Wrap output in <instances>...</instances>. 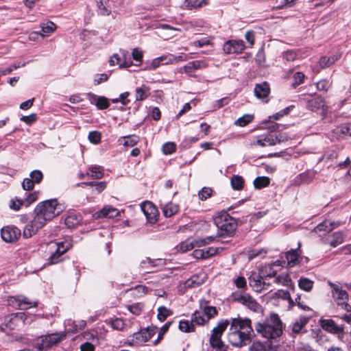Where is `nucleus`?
<instances>
[{
  "instance_id": "72a5a7b5",
  "label": "nucleus",
  "mask_w": 351,
  "mask_h": 351,
  "mask_svg": "<svg viewBox=\"0 0 351 351\" xmlns=\"http://www.w3.org/2000/svg\"><path fill=\"white\" fill-rule=\"evenodd\" d=\"M314 282L308 278L301 277L298 280L300 289L305 291H311L313 287Z\"/></svg>"
},
{
  "instance_id": "de8ad7c7",
  "label": "nucleus",
  "mask_w": 351,
  "mask_h": 351,
  "mask_svg": "<svg viewBox=\"0 0 351 351\" xmlns=\"http://www.w3.org/2000/svg\"><path fill=\"white\" fill-rule=\"evenodd\" d=\"M158 312V318L160 322H164L168 316L172 314L171 311L165 306L159 307Z\"/></svg>"
},
{
  "instance_id": "a211bd4d",
  "label": "nucleus",
  "mask_w": 351,
  "mask_h": 351,
  "mask_svg": "<svg viewBox=\"0 0 351 351\" xmlns=\"http://www.w3.org/2000/svg\"><path fill=\"white\" fill-rule=\"evenodd\" d=\"M87 97L90 104L95 105L99 110L107 109L110 106L108 99L104 96L88 93Z\"/></svg>"
},
{
  "instance_id": "8fccbe9b",
  "label": "nucleus",
  "mask_w": 351,
  "mask_h": 351,
  "mask_svg": "<svg viewBox=\"0 0 351 351\" xmlns=\"http://www.w3.org/2000/svg\"><path fill=\"white\" fill-rule=\"evenodd\" d=\"M291 281V278L288 274L279 275L274 279L275 283L284 286H288Z\"/></svg>"
},
{
  "instance_id": "9b49d317",
  "label": "nucleus",
  "mask_w": 351,
  "mask_h": 351,
  "mask_svg": "<svg viewBox=\"0 0 351 351\" xmlns=\"http://www.w3.org/2000/svg\"><path fill=\"white\" fill-rule=\"evenodd\" d=\"M8 301L10 305L21 310H26L32 306L36 307L38 306L37 302L32 301L29 298L23 295L10 296Z\"/></svg>"
},
{
  "instance_id": "f257e3e1",
  "label": "nucleus",
  "mask_w": 351,
  "mask_h": 351,
  "mask_svg": "<svg viewBox=\"0 0 351 351\" xmlns=\"http://www.w3.org/2000/svg\"><path fill=\"white\" fill-rule=\"evenodd\" d=\"M229 324L228 339L233 346L241 348L250 342L254 330L250 319L232 318Z\"/></svg>"
},
{
  "instance_id": "4c0bfd02",
  "label": "nucleus",
  "mask_w": 351,
  "mask_h": 351,
  "mask_svg": "<svg viewBox=\"0 0 351 351\" xmlns=\"http://www.w3.org/2000/svg\"><path fill=\"white\" fill-rule=\"evenodd\" d=\"M270 183V180L268 177L263 176V177H257L254 180V187L257 189H261L262 188L267 186Z\"/></svg>"
},
{
  "instance_id": "c85d7f7f",
  "label": "nucleus",
  "mask_w": 351,
  "mask_h": 351,
  "mask_svg": "<svg viewBox=\"0 0 351 351\" xmlns=\"http://www.w3.org/2000/svg\"><path fill=\"white\" fill-rule=\"evenodd\" d=\"M274 134H269L258 137L256 144L261 147L275 145Z\"/></svg>"
},
{
  "instance_id": "5fc2aeb1",
  "label": "nucleus",
  "mask_w": 351,
  "mask_h": 351,
  "mask_svg": "<svg viewBox=\"0 0 351 351\" xmlns=\"http://www.w3.org/2000/svg\"><path fill=\"white\" fill-rule=\"evenodd\" d=\"M305 76L303 73L302 72H296L293 75V80L294 82L292 84L293 88H296L300 84H302L304 82Z\"/></svg>"
},
{
  "instance_id": "f3484780",
  "label": "nucleus",
  "mask_w": 351,
  "mask_h": 351,
  "mask_svg": "<svg viewBox=\"0 0 351 351\" xmlns=\"http://www.w3.org/2000/svg\"><path fill=\"white\" fill-rule=\"evenodd\" d=\"M320 324L324 330L330 333L340 335L343 332V328L341 326L337 325L332 319H322L320 320Z\"/></svg>"
},
{
  "instance_id": "4be33fe9",
  "label": "nucleus",
  "mask_w": 351,
  "mask_h": 351,
  "mask_svg": "<svg viewBox=\"0 0 351 351\" xmlns=\"http://www.w3.org/2000/svg\"><path fill=\"white\" fill-rule=\"evenodd\" d=\"M230 322L228 320H221L211 331L209 339H221L223 332L226 330Z\"/></svg>"
},
{
  "instance_id": "5701e85b",
  "label": "nucleus",
  "mask_w": 351,
  "mask_h": 351,
  "mask_svg": "<svg viewBox=\"0 0 351 351\" xmlns=\"http://www.w3.org/2000/svg\"><path fill=\"white\" fill-rule=\"evenodd\" d=\"M98 11L101 15L108 16L114 8L112 0H99L97 1Z\"/></svg>"
},
{
  "instance_id": "b1692460",
  "label": "nucleus",
  "mask_w": 351,
  "mask_h": 351,
  "mask_svg": "<svg viewBox=\"0 0 351 351\" xmlns=\"http://www.w3.org/2000/svg\"><path fill=\"white\" fill-rule=\"evenodd\" d=\"M119 215V210L110 206L104 207L101 210L94 214L95 219L108 217L114 218Z\"/></svg>"
},
{
  "instance_id": "7c9ffc66",
  "label": "nucleus",
  "mask_w": 351,
  "mask_h": 351,
  "mask_svg": "<svg viewBox=\"0 0 351 351\" xmlns=\"http://www.w3.org/2000/svg\"><path fill=\"white\" fill-rule=\"evenodd\" d=\"M308 322V317H300L293 324L292 332L295 334L299 333L302 330L303 328L306 325Z\"/></svg>"
},
{
  "instance_id": "0eeeda50",
  "label": "nucleus",
  "mask_w": 351,
  "mask_h": 351,
  "mask_svg": "<svg viewBox=\"0 0 351 351\" xmlns=\"http://www.w3.org/2000/svg\"><path fill=\"white\" fill-rule=\"evenodd\" d=\"M37 316L35 315H30L24 312H19L12 313L6 317L7 326L13 328V325L30 324L36 320Z\"/></svg>"
},
{
  "instance_id": "37998d69",
  "label": "nucleus",
  "mask_w": 351,
  "mask_h": 351,
  "mask_svg": "<svg viewBox=\"0 0 351 351\" xmlns=\"http://www.w3.org/2000/svg\"><path fill=\"white\" fill-rule=\"evenodd\" d=\"M243 178L238 175H234L231 178V185L235 190H241L243 186Z\"/></svg>"
},
{
  "instance_id": "aec40b11",
  "label": "nucleus",
  "mask_w": 351,
  "mask_h": 351,
  "mask_svg": "<svg viewBox=\"0 0 351 351\" xmlns=\"http://www.w3.org/2000/svg\"><path fill=\"white\" fill-rule=\"evenodd\" d=\"M220 248L219 247H204L201 250H195L193 252V256L197 258H208L219 253Z\"/></svg>"
},
{
  "instance_id": "052dcab7",
  "label": "nucleus",
  "mask_w": 351,
  "mask_h": 351,
  "mask_svg": "<svg viewBox=\"0 0 351 351\" xmlns=\"http://www.w3.org/2000/svg\"><path fill=\"white\" fill-rule=\"evenodd\" d=\"M125 141L123 145L128 147H133L139 141V138L137 136H129L124 137Z\"/></svg>"
},
{
  "instance_id": "393cba45",
  "label": "nucleus",
  "mask_w": 351,
  "mask_h": 351,
  "mask_svg": "<svg viewBox=\"0 0 351 351\" xmlns=\"http://www.w3.org/2000/svg\"><path fill=\"white\" fill-rule=\"evenodd\" d=\"M207 66V64L204 60H195L192 62H189L187 64H186L182 69L184 71L187 73L189 75L191 76L192 73L200 69L206 68Z\"/></svg>"
},
{
  "instance_id": "13d9d810",
  "label": "nucleus",
  "mask_w": 351,
  "mask_h": 351,
  "mask_svg": "<svg viewBox=\"0 0 351 351\" xmlns=\"http://www.w3.org/2000/svg\"><path fill=\"white\" fill-rule=\"evenodd\" d=\"M195 247L193 243H180L176 246V249L182 252H186L193 250Z\"/></svg>"
},
{
  "instance_id": "4d7b16f0",
  "label": "nucleus",
  "mask_w": 351,
  "mask_h": 351,
  "mask_svg": "<svg viewBox=\"0 0 351 351\" xmlns=\"http://www.w3.org/2000/svg\"><path fill=\"white\" fill-rule=\"evenodd\" d=\"M101 133L97 131L90 132L88 138L92 143L98 144L101 141Z\"/></svg>"
},
{
  "instance_id": "ea45409f",
  "label": "nucleus",
  "mask_w": 351,
  "mask_h": 351,
  "mask_svg": "<svg viewBox=\"0 0 351 351\" xmlns=\"http://www.w3.org/2000/svg\"><path fill=\"white\" fill-rule=\"evenodd\" d=\"M210 346L215 351H226L227 346L221 339H209Z\"/></svg>"
},
{
  "instance_id": "cd10ccee",
  "label": "nucleus",
  "mask_w": 351,
  "mask_h": 351,
  "mask_svg": "<svg viewBox=\"0 0 351 351\" xmlns=\"http://www.w3.org/2000/svg\"><path fill=\"white\" fill-rule=\"evenodd\" d=\"M81 221V215L75 213H71L65 218L64 222L68 228H72L78 225Z\"/></svg>"
},
{
  "instance_id": "680f3d73",
  "label": "nucleus",
  "mask_w": 351,
  "mask_h": 351,
  "mask_svg": "<svg viewBox=\"0 0 351 351\" xmlns=\"http://www.w3.org/2000/svg\"><path fill=\"white\" fill-rule=\"evenodd\" d=\"M250 351H267V346L260 341H254L250 347Z\"/></svg>"
},
{
  "instance_id": "c03bdc74",
  "label": "nucleus",
  "mask_w": 351,
  "mask_h": 351,
  "mask_svg": "<svg viewBox=\"0 0 351 351\" xmlns=\"http://www.w3.org/2000/svg\"><path fill=\"white\" fill-rule=\"evenodd\" d=\"M204 25V21L202 19H196L188 23H186L185 29L186 30L197 29L202 27Z\"/></svg>"
},
{
  "instance_id": "1a4fd4ad",
  "label": "nucleus",
  "mask_w": 351,
  "mask_h": 351,
  "mask_svg": "<svg viewBox=\"0 0 351 351\" xmlns=\"http://www.w3.org/2000/svg\"><path fill=\"white\" fill-rule=\"evenodd\" d=\"M157 329L155 326H150L134 332L132 339L128 340L129 344L137 345L147 342L156 334Z\"/></svg>"
},
{
  "instance_id": "a878e982",
  "label": "nucleus",
  "mask_w": 351,
  "mask_h": 351,
  "mask_svg": "<svg viewBox=\"0 0 351 351\" xmlns=\"http://www.w3.org/2000/svg\"><path fill=\"white\" fill-rule=\"evenodd\" d=\"M123 61H122L121 58L119 56L118 54H114L109 60V64L111 66H114L116 64L119 65L120 68H127L132 65V62L130 60H126V54L123 52Z\"/></svg>"
},
{
  "instance_id": "2f4dec72",
  "label": "nucleus",
  "mask_w": 351,
  "mask_h": 351,
  "mask_svg": "<svg viewBox=\"0 0 351 351\" xmlns=\"http://www.w3.org/2000/svg\"><path fill=\"white\" fill-rule=\"evenodd\" d=\"M339 57V55L331 56L330 57L322 56L319 61V66L322 69L326 68L333 64Z\"/></svg>"
},
{
  "instance_id": "6ab92c4d",
  "label": "nucleus",
  "mask_w": 351,
  "mask_h": 351,
  "mask_svg": "<svg viewBox=\"0 0 351 351\" xmlns=\"http://www.w3.org/2000/svg\"><path fill=\"white\" fill-rule=\"evenodd\" d=\"M207 278V275L203 271L198 274L193 275L190 278L186 280L185 286L189 288L197 287L204 282Z\"/></svg>"
},
{
  "instance_id": "603ef678",
  "label": "nucleus",
  "mask_w": 351,
  "mask_h": 351,
  "mask_svg": "<svg viewBox=\"0 0 351 351\" xmlns=\"http://www.w3.org/2000/svg\"><path fill=\"white\" fill-rule=\"evenodd\" d=\"M38 229L39 228H36V227H34V226H32V220L31 223L29 225H27L23 230V239H29V237H31L32 236V234H35L36 232Z\"/></svg>"
},
{
  "instance_id": "58836bf2",
  "label": "nucleus",
  "mask_w": 351,
  "mask_h": 351,
  "mask_svg": "<svg viewBox=\"0 0 351 351\" xmlns=\"http://www.w3.org/2000/svg\"><path fill=\"white\" fill-rule=\"evenodd\" d=\"M254 116L252 114H244L234 121V124L239 127H245L252 121Z\"/></svg>"
},
{
  "instance_id": "69168bd1",
  "label": "nucleus",
  "mask_w": 351,
  "mask_h": 351,
  "mask_svg": "<svg viewBox=\"0 0 351 351\" xmlns=\"http://www.w3.org/2000/svg\"><path fill=\"white\" fill-rule=\"evenodd\" d=\"M168 60L165 62V64H174L178 62L185 61L187 60L186 58L183 57L182 56H176L173 55H167Z\"/></svg>"
},
{
  "instance_id": "423d86ee",
  "label": "nucleus",
  "mask_w": 351,
  "mask_h": 351,
  "mask_svg": "<svg viewBox=\"0 0 351 351\" xmlns=\"http://www.w3.org/2000/svg\"><path fill=\"white\" fill-rule=\"evenodd\" d=\"M328 284L331 288L332 297L336 302L337 306L347 312L351 311V306L348 303V294L347 292L343 290L337 284H335L330 281H328Z\"/></svg>"
},
{
  "instance_id": "9d476101",
  "label": "nucleus",
  "mask_w": 351,
  "mask_h": 351,
  "mask_svg": "<svg viewBox=\"0 0 351 351\" xmlns=\"http://www.w3.org/2000/svg\"><path fill=\"white\" fill-rule=\"evenodd\" d=\"M232 300L234 302H237L245 306H247L249 309L258 312L261 308V306L248 293H234L232 294Z\"/></svg>"
},
{
  "instance_id": "f03ea898",
  "label": "nucleus",
  "mask_w": 351,
  "mask_h": 351,
  "mask_svg": "<svg viewBox=\"0 0 351 351\" xmlns=\"http://www.w3.org/2000/svg\"><path fill=\"white\" fill-rule=\"evenodd\" d=\"M62 208L56 199H50L39 203L34 209L32 226L41 228L47 221L52 219L62 212Z\"/></svg>"
},
{
  "instance_id": "f8f14e48",
  "label": "nucleus",
  "mask_w": 351,
  "mask_h": 351,
  "mask_svg": "<svg viewBox=\"0 0 351 351\" xmlns=\"http://www.w3.org/2000/svg\"><path fill=\"white\" fill-rule=\"evenodd\" d=\"M71 247L72 245L71 243H56V252L49 257V262L48 264L54 265L59 263L61 261L60 257L67 252Z\"/></svg>"
},
{
  "instance_id": "c9c22d12",
  "label": "nucleus",
  "mask_w": 351,
  "mask_h": 351,
  "mask_svg": "<svg viewBox=\"0 0 351 351\" xmlns=\"http://www.w3.org/2000/svg\"><path fill=\"white\" fill-rule=\"evenodd\" d=\"M88 170L90 173V177L93 179H100L104 175V169L100 166H91L88 168Z\"/></svg>"
},
{
  "instance_id": "ddd939ff",
  "label": "nucleus",
  "mask_w": 351,
  "mask_h": 351,
  "mask_svg": "<svg viewBox=\"0 0 351 351\" xmlns=\"http://www.w3.org/2000/svg\"><path fill=\"white\" fill-rule=\"evenodd\" d=\"M1 238L3 241H16L21 235V230L15 226H6L1 230Z\"/></svg>"
},
{
  "instance_id": "473e14b6",
  "label": "nucleus",
  "mask_w": 351,
  "mask_h": 351,
  "mask_svg": "<svg viewBox=\"0 0 351 351\" xmlns=\"http://www.w3.org/2000/svg\"><path fill=\"white\" fill-rule=\"evenodd\" d=\"M136 99L143 101L149 95V88L145 85H142L136 89Z\"/></svg>"
},
{
  "instance_id": "bb28decb",
  "label": "nucleus",
  "mask_w": 351,
  "mask_h": 351,
  "mask_svg": "<svg viewBox=\"0 0 351 351\" xmlns=\"http://www.w3.org/2000/svg\"><path fill=\"white\" fill-rule=\"evenodd\" d=\"M269 85L266 82H264L261 84H258L255 86L254 93L255 95L259 99L266 98L269 94Z\"/></svg>"
},
{
  "instance_id": "a18cd8bd",
  "label": "nucleus",
  "mask_w": 351,
  "mask_h": 351,
  "mask_svg": "<svg viewBox=\"0 0 351 351\" xmlns=\"http://www.w3.org/2000/svg\"><path fill=\"white\" fill-rule=\"evenodd\" d=\"M267 254V250L264 248H254L248 251L249 259H252L256 257H263Z\"/></svg>"
},
{
  "instance_id": "79ce46f5",
  "label": "nucleus",
  "mask_w": 351,
  "mask_h": 351,
  "mask_svg": "<svg viewBox=\"0 0 351 351\" xmlns=\"http://www.w3.org/2000/svg\"><path fill=\"white\" fill-rule=\"evenodd\" d=\"M168 60V56L167 55H163L158 58H156L154 59L150 65L148 67V69H155L157 67H158L161 64H166L165 62Z\"/></svg>"
},
{
  "instance_id": "e433bc0d",
  "label": "nucleus",
  "mask_w": 351,
  "mask_h": 351,
  "mask_svg": "<svg viewBox=\"0 0 351 351\" xmlns=\"http://www.w3.org/2000/svg\"><path fill=\"white\" fill-rule=\"evenodd\" d=\"M192 322L198 325H203L208 321L206 320V317L204 312L201 310L194 312L193 314Z\"/></svg>"
},
{
  "instance_id": "864d4df0",
  "label": "nucleus",
  "mask_w": 351,
  "mask_h": 351,
  "mask_svg": "<svg viewBox=\"0 0 351 351\" xmlns=\"http://www.w3.org/2000/svg\"><path fill=\"white\" fill-rule=\"evenodd\" d=\"M202 310L204 312L208 322L217 313L216 308L213 306H206Z\"/></svg>"
},
{
  "instance_id": "7ed1b4c3",
  "label": "nucleus",
  "mask_w": 351,
  "mask_h": 351,
  "mask_svg": "<svg viewBox=\"0 0 351 351\" xmlns=\"http://www.w3.org/2000/svg\"><path fill=\"white\" fill-rule=\"evenodd\" d=\"M255 329L265 338L275 339L282 335V324L278 315L272 314L264 323H257Z\"/></svg>"
},
{
  "instance_id": "3c124183",
  "label": "nucleus",
  "mask_w": 351,
  "mask_h": 351,
  "mask_svg": "<svg viewBox=\"0 0 351 351\" xmlns=\"http://www.w3.org/2000/svg\"><path fill=\"white\" fill-rule=\"evenodd\" d=\"M179 329L184 332H189L194 331V326L193 323L189 321H180L179 323Z\"/></svg>"
},
{
  "instance_id": "6e6552de",
  "label": "nucleus",
  "mask_w": 351,
  "mask_h": 351,
  "mask_svg": "<svg viewBox=\"0 0 351 351\" xmlns=\"http://www.w3.org/2000/svg\"><path fill=\"white\" fill-rule=\"evenodd\" d=\"M304 100L306 103V108L312 111L317 113H319L322 116H326L328 107L326 105L325 100L321 96H316L314 97L304 98Z\"/></svg>"
},
{
  "instance_id": "4468645a",
  "label": "nucleus",
  "mask_w": 351,
  "mask_h": 351,
  "mask_svg": "<svg viewBox=\"0 0 351 351\" xmlns=\"http://www.w3.org/2000/svg\"><path fill=\"white\" fill-rule=\"evenodd\" d=\"M141 210L148 221L154 223L157 221L158 211L151 202H145L141 204Z\"/></svg>"
},
{
  "instance_id": "c756f323",
  "label": "nucleus",
  "mask_w": 351,
  "mask_h": 351,
  "mask_svg": "<svg viewBox=\"0 0 351 351\" xmlns=\"http://www.w3.org/2000/svg\"><path fill=\"white\" fill-rule=\"evenodd\" d=\"M40 27L41 32H39V35L43 37L49 36L56 29V25L52 21L42 23Z\"/></svg>"
},
{
  "instance_id": "49530a36",
  "label": "nucleus",
  "mask_w": 351,
  "mask_h": 351,
  "mask_svg": "<svg viewBox=\"0 0 351 351\" xmlns=\"http://www.w3.org/2000/svg\"><path fill=\"white\" fill-rule=\"evenodd\" d=\"M185 6L189 9L201 7L203 4H207V0H186Z\"/></svg>"
},
{
  "instance_id": "2eb2a0df",
  "label": "nucleus",
  "mask_w": 351,
  "mask_h": 351,
  "mask_svg": "<svg viewBox=\"0 0 351 351\" xmlns=\"http://www.w3.org/2000/svg\"><path fill=\"white\" fill-rule=\"evenodd\" d=\"M245 49L243 40H228L223 47V50L226 54L241 53Z\"/></svg>"
},
{
  "instance_id": "09e8293b",
  "label": "nucleus",
  "mask_w": 351,
  "mask_h": 351,
  "mask_svg": "<svg viewBox=\"0 0 351 351\" xmlns=\"http://www.w3.org/2000/svg\"><path fill=\"white\" fill-rule=\"evenodd\" d=\"M300 56V54L295 50H287L283 53V58L288 62L293 61Z\"/></svg>"
},
{
  "instance_id": "338daca9",
  "label": "nucleus",
  "mask_w": 351,
  "mask_h": 351,
  "mask_svg": "<svg viewBox=\"0 0 351 351\" xmlns=\"http://www.w3.org/2000/svg\"><path fill=\"white\" fill-rule=\"evenodd\" d=\"M331 83L329 81L326 80H322L317 83V88L319 90L327 91Z\"/></svg>"
},
{
  "instance_id": "bf43d9fd",
  "label": "nucleus",
  "mask_w": 351,
  "mask_h": 351,
  "mask_svg": "<svg viewBox=\"0 0 351 351\" xmlns=\"http://www.w3.org/2000/svg\"><path fill=\"white\" fill-rule=\"evenodd\" d=\"M213 190L209 187H204L199 192L198 196L201 200H206L212 195Z\"/></svg>"
},
{
  "instance_id": "f704fd0d",
  "label": "nucleus",
  "mask_w": 351,
  "mask_h": 351,
  "mask_svg": "<svg viewBox=\"0 0 351 351\" xmlns=\"http://www.w3.org/2000/svg\"><path fill=\"white\" fill-rule=\"evenodd\" d=\"M178 206L173 203L167 204L162 207L163 214L167 217L173 216L178 213Z\"/></svg>"
},
{
  "instance_id": "dca6fc26",
  "label": "nucleus",
  "mask_w": 351,
  "mask_h": 351,
  "mask_svg": "<svg viewBox=\"0 0 351 351\" xmlns=\"http://www.w3.org/2000/svg\"><path fill=\"white\" fill-rule=\"evenodd\" d=\"M339 225V222L330 221L325 220L319 223L313 230V232L318 234L319 237L325 235L326 234L332 231L335 228Z\"/></svg>"
},
{
  "instance_id": "6e6d98bb",
  "label": "nucleus",
  "mask_w": 351,
  "mask_h": 351,
  "mask_svg": "<svg viewBox=\"0 0 351 351\" xmlns=\"http://www.w3.org/2000/svg\"><path fill=\"white\" fill-rule=\"evenodd\" d=\"M29 177L35 184H39L43 178V175L40 170H34L30 173Z\"/></svg>"
},
{
  "instance_id": "0e129e2a",
  "label": "nucleus",
  "mask_w": 351,
  "mask_h": 351,
  "mask_svg": "<svg viewBox=\"0 0 351 351\" xmlns=\"http://www.w3.org/2000/svg\"><path fill=\"white\" fill-rule=\"evenodd\" d=\"M38 199V193L36 192L29 193L28 196L23 200V203L25 206H29L32 203Z\"/></svg>"
},
{
  "instance_id": "774afa93",
  "label": "nucleus",
  "mask_w": 351,
  "mask_h": 351,
  "mask_svg": "<svg viewBox=\"0 0 351 351\" xmlns=\"http://www.w3.org/2000/svg\"><path fill=\"white\" fill-rule=\"evenodd\" d=\"M34 181L29 178H25L22 183V186L25 191H30L34 189Z\"/></svg>"
},
{
  "instance_id": "a19ab883",
  "label": "nucleus",
  "mask_w": 351,
  "mask_h": 351,
  "mask_svg": "<svg viewBox=\"0 0 351 351\" xmlns=\"http://www.w3.org/2000/svg\"><path fill=\"white\" fill-rule=\"evenodd\" d=\"M286 258L290 266H293L298 261V253L296 250H291L286 253Z\"/></svg>"
},
{
  "instance_id": "39448f33",
  "label": "nucleus",
  "mask_w": 351,
  "mask_h": 351,
  "mask_svg": "<svg viewBox=\"0 0 351 351\" xmlns=\"http://www.w3.org/2000/svg\"><path fill=\"white\" fill-rule=\"evenodd\" d=\"M64 337V335L61 333L40 336L33 341V346L38 351H46L60 342Z\"/></svg>"
},
{
  "instance_id": "412c9836",
  "label": "nucleus",
  "mask_w": 351,
  "mask_h": 351,
  "mask_svg": "<svg viewBox=\"0 0 351 351\" xmlns=\"http://www.w3.org/2000/svg\"><path fill=\"white\" fill-rule=\"evenodd\" d=\"M250 286L256 292H261L265 289L266 281L260 275L251 276L249 278Z\"/></svg>"
},
{
  "instance_id": "e2e57ef3",
  "label": "nucleus",
  "mask_w": 351,
  "mask_h": 351,
  "mask_svg": "<svg viewBox=\"0 0 351 351\" xmlns=\"http://www.w3.org/2000/svg\"><path fill=\"white\" fill-rule=\"evenodd\" d=\"M162 149L165 154H171L176 151V145L173 143H166L162 145Z\"/></svg>"
},
{
  "instance_id": "20e7f679",
  "label": "nucleus",
  "mask_w": 351,
  "mask_h": 351,
  "mask_svg": "<svg viewBox=\"0 0 351 351\" xmlns=\"http://www.w3.org/2000/svg\"><path fill=\"white\" fill-rule=\"evenodd\" d=\"M214 221L219 229L218 237H231L237 227L236 219L226 211L218 213L215 217Z\"/></svg>"
}]
</instances>
